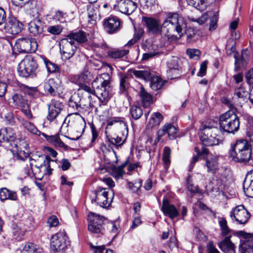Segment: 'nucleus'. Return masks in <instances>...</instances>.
I'll list each match as a JSON object with an SVG mask.
<instances>
[{
  "mask_svg": "<svg viewBox=\"0 0 253 253\" xmlns=\"http://www.w3.org/2000/svg\"><path fill=\"white\" fill-rule=\"evenodd\" d=\"M142 21L146 26L148 32L153 34H158L165 30L169 34L173 31L177 33L178 38H180L185 32L186 28L184 18L176 13H169L162 26L158 20L151 17H143Z\"/></svg>",
  "mask_w": 253,
  "mask_h": 253,
  "instance_id": "obj_1",
  "label": "nucleus"
},
{
  "mask_svg": "<svg viewBox=\"0 0 253 253\" xmlns=\"http://www.w3.org/2000/svg\"><path fill=\"white\" fill-rule=\"evenodd\" d=\"M110 76L108 73H103L98 75L92 83L94 88V93L97 96L101 105H105L110 97L111 91Z\"/></svg>",
  "mask_w": 253,
  "mask_h": 253,
  "instance_id": "obj_2",
  "label": "nucleus"
},
{
  "mask_svg": "<svg viewBox=\"0 0 253 253\" xmlns=\"http://www.w3.org/2000/svg\"><path fill=\"white\" fill-rule=\"evenodd\" d=\"M200 138L206 146L217 145L220 140V130L217 127V123L213 121L206 122L200 128Z\"/></svg>",
  "mask_w": 253,
  "mask_h": 253,
  "instance_id": "obj_3",
  "label": "nucleus"
},
{
  "mask_svg": "<svg viewBox=\"0 0 253 253\" xmlns=\"http://www.w3.org/2000/svg\"><path fill=\"white\" fill-rule=\"evenodd\" d=\"M219 126L224 131L234 133L239 128V118L234 111H227L220 116Z\"/></svg>",
  "mask_w": 253,
  "mask_h": 253,
  "instance_id": "obj_4",
  "label": "nucleus"
},
{
  "mask_svg": "<svg viewBox=\"0 0 253 253\" xmlns=\"http://www.w3.org/2000/svg\"><path fill=\"white\" fill-rule=\"evenodd\" d=\"M131 74H133L136 78L147 81L150 79V87L155 91L159 90L163 88L166 83L161 77L158 76L151 77L149 71L146 70H130Z\"/></svg>",
  "mask_w": 253,
  "mask_h": 253,
  "instance_id": "obj_5",
  "label": "nucleus"
},
{
  "mask_svg": "<svg viewBox=\"0 0 253 253\" xmlns=\"http://www.w3.org/2000/svg\"><path fill=\"white\" fill-rule=\"evenodd\" d=\"M38 68V65L34 59L31 56L25 57L19 63L18 72L19 76L28 78L33 77Z\"/></svg>",
  "mask_w": 253,
  "mask_h": 253,
  "instance_id": "obj_6",
  "label": "nucleus"
},
{
  "mask_svg": "<svg viewBox=\"0 0 253 253\" xmlns=\"http://www.w3.org/2000/svg\"><path fill=\"white\" fill-rule=\"evenodd\" d=\"M14 48L20 53H34L38 48V43L35 39L22 38L16 40Z\"/></svg>",
  "mask_w": 253,
  "mask_h": 253,
  "instance_id": "obj_7",
  "label": "nucleus"
},
{
  "mask_svg": "<svg viewBox=\"0 0 253 253\" xmlns=\"http://www.w3.org/2000/svg\"><path fill=\"white\" fill-rule=\"evenodd\" d=\"M68 236L64 230L60 231L53 235L50 240L51 248L58 252L64 250L67 245Z\"/></svg>",
  "mask_w": 253,
  "mask_h": 253,
  "instance_id": "obj_8",
  "label": "nucleus"
},
{
  "mask_svg": "<svg viewBox=\"0 0 253 253\" xmlns=\"http://www.w3.org/2000/svg\"><path fill=\"white\" fill-rule=\"evenodd\" d=\"M88 229L90 232L95 234L102 233L105 220L103 216L90 212L88 215Z\"/></svg>",
  "mask_w": 253,
  "mask_h": 253,
  "instance_id": "obj_9",
  "label": "nucleus"
},
{
  "mask_svg": "<svg viewBox=\"0 0 253 253\" xmlns=\"http://www.w3.org/2000/svg\"><path fill=\"white\" fill-rule=\"evenodd\" d=\"M60 49L62 59L65 60L70 59L74 55L77 47L73 41L64 39L60 42Z\"/></svg>",
  "mask_w": 253,
  "mask_h": 253,
  "instance_id": "obj_10",
  "label": "nucleus"
},
{
  "mask_svg": "<svg viewBox=\"0 0 253 253\" xmlns=\"http://www.w3.org/2000/svg\"><path fill=\"white\" fill-rule=\"evenodd\" d=\"M64 108L63 103L59 100L53 99L48 104L47 120L50 122L56 121L62 115Z\"/></svg>",
  "mask_w": 253,
  "mask_h": 253,
  "instance_id": "obj_11",
  "label": "nucleus"
},
{
  "mask_svg": "<svg viewBox=\"0 0 253 253\" xmlns=\"http://www.w3.org/2000/svg\"><path fill=\"white\" fill-rule=\"evenodd\" d=\"M94 193L95 198L91 200L92 203L94 201L98 205L104 208L110 205L112 198L108 197L109 191L107 189L99 187L94 191Z\"/></svg>",
  "mask_w": 253,
  "mask_h": 253,
  "instance_id": "obj_12",
  "label": "nucleus"
},
{
  "mask_svg": "<svg viewBox=\"0 0 253 253\" xmlns=\"http://www.w3.org/2000/svg\"><path fill=\"white\" fill-rule=\"evenodd\" d=\"M232 219H235L240 224H246L250 217V212L245 209L243 205L236 207L230 213Z\"/></svg>",
  "mask_w": 253,
  "mask_h": 253,
  "instance_id": "obj_13",
  "label": "nucleus"
},
{
  "mask_svg": "<svg viewBox=\"0 0 253 253\" xmlns=\"http://www.w3.org/2000/svg\"><path fill=\"white\" fill-rule=\"evenodd\" d=\"M136 8V3L131 0H119L114 6L115 10L127 15L131 14Z\"/></svg>",
  "mask_w": 253,
  "mask_h": 253,
  "instance_id": "obj_14",
  "label": "nucleus"
},
{
  "mask_svg": "<svg viewBox=\"0 0 253 253\" xmlns=\"http://www.w3.org/2000/svg\"><path fill=\"white\" fill-rule=\"evenodd\" d=\"M23 24L14 17H9L4 26L5 32L11 35H17L23 29Z\"/></svg>",
  "mask_w": 253,
  "mask_h": 253,
  "instance_id": "obj_15",
  "label": "nucleus"
},
{
  "mask_svg": "<svg viewBox=\"0 0 253 253\" xmlns=\"http://www.w3.org/2000/svg\"><path fill=\"white\" fill-rule=\"evenodd\" d=\"M120 20L116 17H109L103 22L104 29L109 34L117 32L120 29Z\"/></svg>",
  "mask_w": 253,
  "mask_h": 253,
  "instance_id": "obj_16",
  "label": "nucleus"
},
{
  "mask_svg": "<svg viewBox=\"0 0 253 253\" xmlns=\"http://www.w3.org/2000/svg\"><path fill=\"white\" fill-rule=\"evenodd\" d=\"M161 210L165 215L168 216L172 219L177 217L179 214V211L176 207L173 205L171 204L167 199L163 200Z\"/></svg>",
  "mask_w": 253,
  "mask_h": 253,
  "instance_id": "obj_17",
  "label": "nucleus"
},
{
  "mask_svg": "<svg viewBox=\"0 0 253 253\" xmlns=\"http://www.w3.org/2000/svg\"><path fill=\"white\" fill-rule=\"evenodd\" d=\"M209 16H211V18L210 20L209 30L212 31L214 30L217 27V17L215 15L213 16L212 12H207L203 14L200 18L197 19L191 18V20L192 21L197 22L199 25H202L205 23Z\"/></svg>",
  "mask_w": 253,
  "mask_h": 253,
  "instance_id": "obj_18",
  "label": "nucleus"
},
{
  "mask_svg": "<svg viewBox=\"0 0 253 253\" xmlns=\"http://www.w3.org/2000/svg\"><path fill=\"white\" fill-rule=\"evenodd\" d=\"M231 235L228 236L218 243V247L224 253H236L235 246L230 240Z\"/></svg>",
  "mask_w": 253,
  "mask_h": 253,
  "instance_id": "obj_19",
  "label": "nucleus"
},
{
  "mask_svg": "<svg viewBox=\"0 0 253 253\" xmlns=\"http://www.w3.org/2000/svg\"><path fill=\"white\" fill-rule=\"evenodd\" d=\"M230 156L236 162L248 163L252 164L250 162L251 158V149H247L240 153H237L231 155Z\"/></svg>",
  "mask_w": 253,
  "mask_h": 253,
  "instance_id": "obj_20",
  "label": "nucleus"
},
{
  "mask_svg": "<svg viewBox=\"0 0 253 253\" xmlns=\"http://www.w3.org/2000/svg\"><path fill=\"white\" fill-rule=\"evenodd\" d=\"M60 82L58 80L49 79L47 82L44 83V89L52 95H55L57 90L60 86Z\"/></svg>",
  "mask_w": 253,
  "mask_h": 253,
  "instance_id": "obj_21",
  "label": "nucleus"
},
{
  "mask_svg": "<svg viewBox=\"0 0 253 253\" xmlns=\"http://www.w3.org/2000/svg\"><path fill=\"white\" fill-rule=\"evenodd\" d=\"M206 166L208 172L215 174L219 169L218 157L215 156L207 157L206 160Z\"/></svg>",
  "mask_w": 253,
  "mask_h": 253,
  "instance_id": "obj_22",
  "label": "nucleus"
},
{
  "mask_svg": "<svg viewBox=\"0 0 253 253\" xmlns=\"http://www.w3.org/2000/svg\"><path fill=\"white\" fill-rule=\"evenodd\" d=\"M250 145L246 140H239L231 147L229 151L230 155L240 153L247 149H251Z\"/></svg>",
  "mask_w": 253,
  "mask_h": 253,
  "instance_id": "obj_23",
  "label": "nucleus"
},
{
  "mask_svg": "<svg viewBox=\"0 0 253 253\" xmlns=\"http://www.w3.org/2000/svg\"><path fill=\"white\" fill-rule=\"evenodd\" d=\"M13 237L18 241L21 240L24 237L27 229L23 227L22 223L13 224L12 227Z\"/></svg>",
  "mask_w": 253,
  "mask_h": 253,
  "instance_id": "obj_24",
  "label": "nucleus"
},
{
  "mask_svg": "<svg viewBox=\"0 0 253 253\" xmlns=\"http://www.w3.org/2000/svg\"><path fill=\"white\" fill-rule=\"evenodd\" d=\"M69 41H75L78 43H84L87 41L86 34L82 31L72 32L67 36Z\"/></svg>",
  "mask_w": 253,
  "mask_h": 253,
  "instance_id": "obj_25",
  "label": "nucleus"
},
{
  "mask_svg": "<svg viewBox=\"0 0 253 253\" xmlns=\"http://www.w3.org/2000/svg\"><path fill=\"white\" fill-rule=\"evenodd\" d=\"M29 30L31 33L37 36L43 32V25L40 20H35L29 24Z\"/></svg>",
  "mask_w": 253,
  "mask_h": 253,
  "instance_id": "obj_26",
  "label": "nucleus"
},
{
  "mask_svg": "<svg viewBox=\"0 0 253 253\" xmlns=\"http://www.w3.org/2000/svg\"><path fill=\"white\" fill-rule=\"evenodd\" d=\"M13 130L10 127L2 128L0 129V142H8L15 138Z\"/></svg>",
  "mask_w": 253,
  "mask_h": 253,
  "instance_id": "obj_27",
  "label": "nucleus"
},
{
  "mask_svg": "<svg viewBox=\"0 0 253 253\" xmlns=\"http://www.w3.org/2000/svg\"><path fill=\"white\" fill-rule=\"evenodd\" d=\"M243 189L247 196L253 198V175H248L245 178Z\"/></svg>",
  "mask_w": 253,
  "mask_h": 253,
  "instance_id": "obj_28",
  "label": "nucleus"
},
{
  "mask_svg": "<svg viewBox=\"0 0 253 253\" xmlns=\"http://www.w3.org/2000/svg\"><path fill=\"white\" fill-rule=\"evenodd\" d=\"M39 160H41L42 163L35 165V167L39 169L45 167L47 171L46 173L50 175L51 173V170H52L50 168V163L51 161L50 157L48 156L42 155L39 157V159L38 160V161Z\"/></svg>",
  "mask_w": 253,
  "mask_h": 253,
  "instance_id": "obj_29",
  "label": "nucleus"
},
{
  "mask_svg": "<svg viewBox=\"0 0 253 253\" xmlns=\"http://www.w3.org/2000/svg\"><path fill=\"white\" fill-rule=\"evenodd\" d=\"M82 99L80 96V93H74L71 96L69 100V106L74 110L80 111Z\"/></svg>",
  "mask_w": 253,
  "mask_h": 253,
  "instance_id": "obj_30",
  "label": "nucleus"
},
{
  "mask_svg": "<svg viewBox=\"0 0 253 253\" xmlns=\"http://www.w3.org/2000/svg\"><path fill=\"white\" fill-rule=\"evenodd\" d=\"M17 195L15 192L9 190L6 188H1L0 190V200L4 201L6 200H16Z\"/></svg>",
  "mask_w": 253,
  "mask_h": 253,
  "instance_id": "obj_31",
  "label": "nucleus"
},
{
  "mask_svg": "<svg viewBox=\"0 0 253 253\" xmlns=\"http://www.w3.org/2000/svg\"><path fill=\"white\" fill-rule=\"evenodd\" d=\"M118 124L120 125L121 128L126 130L127 133V126L126 122L125 121L124 118L114 117L107 121V126H112L115 124Z\"/></svg>",
  "mask_w": 253,
  "mask_h": 253,
  "instance_id": "obj_32",
  "label": "nucleus"
},
{
  "mask_svg": "<svg viewBox=\"0 0 253 253\" xmlns=\"http://www.w3.org/2000/svg\"><path fill=\"white\" fill-rule=\"evenodd\" d=\"M253 249V236L241 240V243L240 245V250L241 253H245Z\"/></svg>",
  "mask_w": 253,
  "mask_h": 253,
  "instance_id": "obj_33",
  "label": "nucleus"
},
{
  "mask_svg": "<svg viewBox=\"0 0 253 253\" xmlns=\"http://www.w3.org/2000/svg\"><path fill=\"white\" fill-rule=\"evenodd\" d=\"M42 135L49 142L56 147L64 148H67L68 147L61 140L58 135H47L44 133H42Z\"/></svg>",
  "mask_w": 253,
  "mask_h": 253,
  "instance_id": "obj_34",
  "label": "nucleus"
},
{
  "mask_svg": "<svg viewBox=\"0 0 253 253\" xmlns=\"http://www.w3.org/2000/svg\"><path fill=\"white\" fill-rule=\"evenodd\" d=\"M129 87L128 77L126 76L123 75L120 77V91L121 94L127 96V89Z\"/></svg>",
  "mask_w": 253,
  "mask_h": 253,
  "instance_id": "obj_35",
  "label": "nucleus"
},
{
  "mask_svg": "<svg viewBox=\"0 0 253 253\" xmlns=\"http://www.w3.org/2000/svg\"><path fill=\"white\" fill-rule=\"evenodd\" d=\"M188 5L192 6L195 8L203 11L208 6L207 0H186Z\"/></svg>",
  "mask_w": 253,
  "mask_h": 253,
  "instance_id": "obj_36",
  "label": "nucleus"
},
{
  "mask_svg": "<svg viewBox=\"0 0 253 253\" xmlns=\"http://www.w3.org/2000/svg\"><path fill=\"white\" fill-rule=\"evenodd\" d=\"M90 82V80L87 73H84L76 76L73 79V82L78 86L84 84H89Z\"/></svg>",
  "mask_w": 253,
  "mask_h": 253,
  "instance_id": "obj_37",
  "label": "nucleus"
},
{
  "mask_svg": "<svg viewBox=\"0 0 253 253\" xmlns=\"http://www.w3.org/2000/svg\"><path fill=\"white\" fill-rule=\"evenodd\" d=\"M218 223L220 228L222 236L225 237L230 236V233L231 232L232 230L228 226L226 219L224 217L219 218Z\"/></svg>",
  "mask_w": 253,
  "mask_h": 253,
  "instance_id": "obj_38",
  "label": "nucleus"
},
{
  "mask_svg": "<svg viewBox=\"0 0 253 253\" xmlns=\"http://www.w3.org/2000/svg\"><path fill=\"white\" fill-rule=\"evenodd\" d=\"M42 249L39 246L32 243H27L23 247L22 253H41Z\"/></svg>",
  "mask_w": 253,
  "mask_h": 253,
  "instance_id": "obj_39",
  "label": "nucleus"
},
{
  "mask_svg": "<svg viewBox=\"0 0 253 253\" xmlns=\"http://www.w3.org/2000/svg\"><path fill=\"white\" fill-rule=\"evenodd\" d=\"M139 95L141 97L142 103L144 106L146 107L149 106L151 103L152 101V97L150 94L146 91L145 88L143 86L140 87Z\"/></svg>",
  "mask_w": 253,
  "mask_h": 253,
  "instance_id": "obj_40",
  "label": "nucleus"
},
{
  "mask_svg": "<svg viewBox=\"0 0 253 253\" xmlns=\"http://www.w3.org/2000/svg\"><path fill=\"white\" fill-rule=\"evenodd\" d=\"M12 100L14 104L21 108L27 105L28 101L25 97L21 94H15L12 96Z\"/></svg>",
  "mask_w": 253,
  "mask_h": 253,
  "instance_id": "obj_41",
  "label": "nucleus"
},
{
  "mask_svg": "<svg viewBox=\"0 0 253 253\" xmlns=\"http://www.w3.org/2000/svg\"><path fill=\"white\" fill-rule=\"evenodd\" d=\"M21 124L30 132L40 135L41 132L37 128L35 125L31 122H28L26 120H22Z\"/></svg>",
  "mask_w": 253,
  "mask_h": 253,
  "instance_id": "obj_42",
  "label": "nucleus"
},
{
  "mask_svg": "<svg viewBox=\"0 0 253 253\" xmlns=\"http://www.w3.org/2000/svg\"><path fill=\"white\" fill-rule=\"evenodd\" d=\"M171 150L169 147H165L163 150V161L164 164L165 169H167L170 163Z\"/></svg>",
  "mask_w": 253,
  "mask_h": 253,
  "instance_id": "obj_43",
  "label": "nucleus"
},
{
  "mask_svg": "<svg viewBox=\"0 0 253 253\" xmlns=\"http://www.w3.org/2000/svg\"><path fill=\"white\" fill-rule=\"evenodd\" d=\"M163 120V116L160 112L154 113L149 121V123L152 125V126H159Z\"/></svg>",
  "mask_w": 253,
  "mask_h": 253,
  "instance_id": "obj_44",
  "label": "nucleus"
},
{
  "mask_svg": "<svg viewBox=\"0 0 253 253\" xmlns=\"http://www.w3.org/2000/svg\"><path fill=\"white\" fill-rule=\"evenodd\" d=\"M167 66L169 69L182 68L181 61L176 56L171 57L168 61Z\"/></svg>",
  "mask_w": 253,
  "mask_h": 253,
  "instance_id": "obj_45",
  "label": "nucleus"
},
{
  "mask_svg": "<svg viewBox=\"0 0 253 253\" xmlns=\"http://www.w3.org/2000/svg\"><path fill=\"white\" fill-rule=\"evenodd\" d=\"M67 14L62 10H58L56 11L52 16V19L60 23H64L66 22Z\"/></svg>",
  "mask_w": 253,
  "mask_h": 253,
  "instance_id": "obj_46",
  "label": "nucleus"
},
{
  "mask_svg": "<svg viewBox=\"0 0 253 253\" xmlns=\"http://www.w3.org/2000/svg\"><path fill=\"white\" fill-rule=\"evenodd\" d=\"M167 128V133L170 139H173L176 138L177 135V128L172 124H165Z\"/></svg>",
  "mask_w": 253,
  "mask_h": 253,
  "instance_id": "obj_47",
  "label": "nucleus"
},
{
  "mask_svg": "<svg viewBox=\"0 0 253 253\" xmlns=\"http://www.w3.org/2000/svg\"><path fill=\"white\" fill-rule=\"evenodd\" d=\"M156 45H152L150 46V47H147L148 50H149V52L143 54L142 59L147 60L154 56L159 55L160 53V52L156 50Z\"/></svg>",
  "mask_w": 253,
  "mask_h": 253,
  "instance_id": "obj_48",
  "label": "nucleus"
},
{
  "mask_svg": "<svg viewBox=\"0 0 253 253\" xmlns=\"http://www.w3.org/2000/svg\"><path fill=\"white\" fill-rule=\"evenodd\" d=\"M106 138L107 141L109 143L114 145L117 147L122 145L124 143L125 140V139L123 140V138L119 136H117L116 137H115L112 136L107 135Z\"/></svg>",
  "mask_w": 253,
  "mask_h": 253,
  "instance_id": "obj_49",
  "label": "nucleus"
},
{
  "mask_svg": "<svg viewBox=\"0 0 253 253\" xmlns=\"http://www.w3.org/2000/svg\"><path fill=\"white\" fill-rule=\"evenodd\" d=\"M128 53V50H114L109 52L108 55L114 59L120 58Z\"/></svg>",
  "mask_w": 253,
  "mask_h": 253,
  "instance_id": "obj_50",
  "label": "nucleus"
},
{
  "mask_svg": "<svg viewBox=\"0 0 253 253\" xmlns=\"http://www.w3.org/2000/svg\"><path fill=\"white\" fill-rule=\"evenodd\" d=\"M42 59L48 72L54 73L58 70L59 68L56 64L50 62L45 57Z\"/></svg>",
  "mask_w": 253,
  "mask_h": 253,
  "instance_id": "obj_51",
  "label": "nucleus"
},
{
  "mask_svg": "<svg viewBox=\"0 0 253 253\" xmlns=\"http://www.w3.org/2000/svg\"><path fill=\"white\" fill-rule=\"evenodd\" d=\"M130 113L132 117L135 120L138 119L143 114V111L140 106H132L130 108Z\"/></svg>",
  "mask_w": 253,
  "mask_h": 253,
  "instance_id": "obj_52",
  "label": "nucleus"
},
{
  "mask_svg": "<svg viewBox=\"0 0 253 253\" xmlns=\"http://www.w3.org/2000/svg\"><path fill=\"white\" fill-rule=\"evenodd\" d=\"M247 135L249 137L250 147L253 149V119L248 121Z\"/></svg>",
  "mask_w": 253,
  "mask_h": 253,
  "instance_id": "obj_53",
  "label": "nucleus"
},
{
  "mask_svg": "<svg viewBox=\"0 0 253 253\" xmlns=\"http://www.w3.org/2000/svg\"><path fill=\"white\" fill-rule=\"evenodd\" d=\"M88 84H84L83 85H79V88L78 90L79 92L82 90H84L86 92V97L88 98L89 101L91 99V94H94V90L92 89L88 85Z\"/></svg>",
  "mask_w": 253,
  "mask_h": 253,
  "instance_id": "obj_54",
  "label": "nucleus"
},
{
  "mask_svg": "<svg viewBox=\"0 0 253 253\" xmlns=\"http://www.w3.org/2000/svg\"><path fill=\"white\" fill-rule=\"evenodd\" d=\"M181 68L169 69L167 71V76L169 79L172 80L178 78L181 74Z\"/></svg>",
  "mask_w": 253,
  "mask_h": 253,
  "instance_id": "obj_55",
  "label": "nucleus"
},
{
  "mask_svg": "<svg viewBox=\"0 0 253 253\" xmlns=\"http://www.w3.org/2000/svg\"><path fill=\"white\" fill-rule=\"evenodd\" d=\"M234 58L235 59V64L236 68H240L241 65H243L246 62V57L243 52H242L240 55L238 53L235 54Z\"/></svg>",
  "mask_w": 253,
  "mask_h": 253,
  "instance_id": "obj_56",
  "label": "nucleus"
},
{
  "mask_svg": "<svg viewBox=\"0 0 253 253\" xmlns=\"http://www.w3.org/2000/svg\"><path fill=\"white\" fill-rule=\"evenodd\" d=\"M111 170L112 176L115 178L122 177L125 172L124 170H122V167L112 166Z\"/></svg>",
  "mask_w": 253,
  "mask_h": 253,
  "instance_id": "obj_57",
  "label": "nucleus"
},
{
  "mask_svg": "<svg viewBox=\"0 0 253 253\" xmlns=\"http://www.w3.org/2000/svg\"><path fill=\"white\" fill-rule=\"evenodd\" d=\"M62 27L59 25L50 26L47 29V32L53 35H59L62 32Z\"/></svg>",
  "mask_w": 253,
  "mask_h": 253,
  "instance_id": "obj_58",
  "label": "nucleus"
},
{
  "mask_svg": "<svg viewBox=\"0 0 253 253\" xmlns=\"http://www.w3.org/2000/svg\"><path fill=\"white\" fill-rule=\"evenodd\" d=\"M248 92L246 91L244 88L240 87L235 89V95L237 96L238 98L244 99L248 97Z\"/></svg>",
  "mask_w": 253,
  "mask_h": 253,
  "instance_id": "obj_59",
  "label": "nucleus"
},
{
  "mask_svg": "<svg viewBox=\"0 0 253 253\" xmlns=\"http://www.w3.org/2000/svg\"><path fill=\"white\" fill-rule=\"evenodd\" d=\"M186 53L190 58L197 59L201 54V51L199 49L190 48L187 49Z\"/></svg>",
  "mask_w": 253,
  "mask_h": 253,
  "instance_id": "obj_60",
  "label": "nucleus"
},
{
  "mask_svg": "<svg viewBox=\"0 0 253 253\" xmlns=\"http://www.w3.org/2000/svg\"><path fill=\"white\" fill-rule=\"evenodd\" d=\"M1 117H3L6 121L7 124L9 125H13L14 123V119L13 114L11 112H8L7 113H1Z\"/></svg>",
  "mask_w": 253,
  "mask_h": 253,
  "instance_id": "obj_61",
  "label": "nucleus"
},
{
  "mask_svg": "<svg viewBox=\"0 0 253 253\" xmlns=\"http://www.w3.org/2000/svg\"><path fill=\"white\" fill-rule=\"evenodd\" d=\"M142 182L141 180L135 181L134 183L129 182L128 186L129 188L133 192H137L139 188L141 187Z\"/></svg>",
  "mask_w": 253,
  "mask_h": 253,
  "instance_id": "obj_62",
  "label": "nucleus"
},
{
  "mask_svg": "<svg viewBox=\"0 0 253 253\" xmlns=\"http://www.w3.org/2000/svg\"><path fill=\"white\" fill-rule=\"evenodd\" d=\"M47 224H48L50 227H56L59 224V220L58 218L55 215H52L47 219Z\"/></svg>",
  "mask_w": 253,
  "mask_h": 253,
  "instance_id": "obj_63",
  "label": "nucleus"
},
{
  "mask_svg": "<svg viewBox=\"0 0 253 253\" xmlns=\"http://www.w3.org/2000/svg\"><path fill=\"white\" fill-rule=\"evenodd\" d=\"M21 110L22 112L24 113L25 116L28 119H31L33 118V115L31 113V110L29 108V104L25 105L24 107H21Z\"/></svg>",
  "mask_w": 253,
  "mask_h": 253,
  "instance_id": "obj_64",
  "label": "nucleus"
}]
</instances>
